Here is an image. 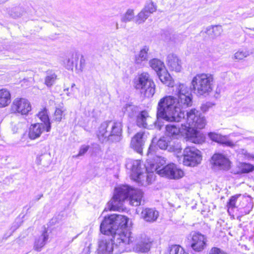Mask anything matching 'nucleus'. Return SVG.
Returning a JSON list of instances; mask_svg holds the SVG:
<instances>
[{"instance_id":"nucleus-1","label":"nucleus","mask_w":254,"mask_h":254,"mask_svg":"<svg viewBox=\"0 0 254 254\" xmlns=\"http://www.w3.org/2000/svg\"><path fill=\"white\" fill-rule=\"evenodd\" d=\"M178 98L168 96L161 98L157 106V118L170 122H180L184 119V108L192 105V95L188 87L184 84L177 86Z\"/></svg>"},{"instance_id":"nucleus-2","label":"nucleus","mask_w":254,"mask_h":254,"mask_svg":"<svg viewBox=\"0 0 254 254\" xmlns=\"http://www.w3.org/2000/svg\"><path fill=\"white\" fill-rule=\"evenodd\" d=\"M129 219L125 216L113 214L105 217L100 225L102 233L113 236L117 245H125L132 241L131 233L127 229Z\"/></svg>"},{"instance_id":"nucleus-3","label":"nucleus","mask_w":254,"mask_h":254,"mask_svg":"<svg viewBox=\"0 0 254 254\" xmlns=\"http://www.w3.org/2000/svg\"><path fill=\"white\" fill-rule=\"evenodd\" d=\"M142 197L141 190L133 189L127 186H121L115 189L113 198L108 203V209L113 211L123 210V203L126 201L132 206H138Z\"/></svg>"},{"instance_id":"nucleus-4","label":"nucleus","mask_w":254,"mask_h":254,"mask_svg":"<svg viewBox=\"0 0 254 254\" xmlns=\"http://www.w3.org/2000/svg\"><path fill=\"white\" fill-rule=\"evenodd\" d=\"M214 78L210 73H201L193 77L190 87L194 93L199 96L209 95L214 88Z\"/></svg>"},{"instance_id":"nucleus-5","label":"nucleus","mask_w":254,"mask_h":254,"mask_svg":"<svg viewBox=\"0 0 254 254\" xmlns=\"http://www.w3.org/2000/svg\"><path fill=\"white\" fill-rule=\"evenodd\" d=\"M126 167L131 171V177L134 181L142 185L144 182L148 184L151 182L153 174L149 173L148 166H146L140 160L127 159Z\"/></svg>"},{"instance_id":"nucleus-6","label":"nucleus","mask_w":254,"mask_h":254,"mask_svg":"<svg viewBox=\"0 0 254 254\" xmlns=\"http://www.w3.org/2000/svg\"><path fill=\"white\" fill-rule=\"evenodd\" d=\"M179 133L185 135L190 140L194 143L200 144L204 141L203 137L198 132L185 124H182L181 128L177 127L175 125H168L166 126V134L170 137H175Z\"/></svg>"},{"instance_id":"nucleus-7","label":"nucleus","mask_w":254,"mask_h":254,"mask_svg":"<svg viewBox=\"0 0 254 254\" xmlns=\"http://www.w3.org/2000/svg\"><path fill=\"white\" fill-rule=\"evenodd\" d=\"M134 86L147 98L152 97L155 92V83L147 72L141 73L135 78Z\"/></svg>"},{"instance_id":"nucleus-8","label":"nucleus","mask_w":254,"mask_h":254,"mask_svg":"<svg viewBox=\"0 0 254 254\" xmlns=\"http://www.w3.org/2000/svg\"><path fill=\"white\" fill-rule=\"evenodd\" d=\"M186 120L187 122V127L192 128L196 131L199 132L204 138V136L199 131L195 128L202 129L203 128L206 124V119L203 115H202L198 110L195 109H192L186 113V118L184 117V119L182 120Z\"/></svg>"},{"instance_id":"nucleus-9","label":"nucleus","mask_w":254,"mask_h":254,"mask_svg":"<svg viewBox=\"0 0 254 254\" xmlns=\"http://www.w3.org/2000/svg\"><path fill=\"white\" fill-rule=\"evenodd\" d=\"M183 162L184 165L195 166L201 161L200 152L194 147H187L184 150Z\"/></svg>"},{"instance_id":"nucleus-10","label":"nucleus","mask_w":254,"mask_h":254,"mask_svg":"<svg viewBox=\"0 0 254 254\" xmlns=\"http://www.w3.org/2000/svg\"><path fill=\"white\" fill-rule=\"evenodd\" d=\"M157 173L162 177L170 179H179L182 178L184 173L182 170L177 167L174 163L169 164L161 169L156 168Z\"/></svg>"},{"instance_id":"nucleus-11","label":"nucleus","mask_w":254,"mask_h":254,"mask_svg":"<svg viewBox=\"0 0 254 254\" xmlns=\"http://www.w3.org/2000/svg\"><path fill=\"white\" fill-rule=\"evenodd\" d=\"M31 110L30 102L23 98H16L12 102L10 107L11 113L26 115Z\"/></svg>"},{"instance_id":"nucleus-12","label":"nucleus","mask_w":254,"mask_h":254,"mask_svg":"<svg viewBox=\"0 0 254 254\" xmlns=\"http://www.w3.org/2000/svg\"><path fill=\"white\" fill-rule=\"evenodd\" d=\"M125 245H117L114 243L113 239L111 240H103L98 243V254H112L113 251L115 248L119 247L120 249L118 252L123 251Z\"/></svg>"},{"instance_id":"nucleus-13","label":"nucleus","mask_w":254,"mask_h":254,"mask_svg":"<svg viewBox=\"0 0 254 254\" xmlns=\"http://www.w3.org/2000/svg\"><path fill=\"white\" fill-rule=\"evenodd\" d=\"M211 160L214 169L227 170L230 168V162L229 160L222 154H214L212 156Z\"/></svg>"},{"instance_id":"nucleus-14","label":"nucleus","mask_w":254,"mask_h":254,"mask_svg":"<svg viewBox=\"0 0 254 254\" xmlns=\"http://www.w3.org/2000/svg\"><path fill=\"white\" fill-rule=\"evenodd\" d=\"M112 138L114 141H119L122 133V122L121 120L107 121Z\"/></svg>"},{"instance_id":"nucleus-15","label":"nucleus","mask_w":254,"mask_h":254,"mask_svg":"<svg viewBox=\"0 0 254 254\" xmlns=\"http://www.w3.org/2000/svg\"><path fill=\"white\" fill-rule=\"evenodd\" d=\"M167 65L170 70L176 72H180L182 69V62L176 55L171 54L167 58Z\"/></svg>"},{"instance_id":"nucleus-16","label":"nucleus","mask_w":254,"mask_h":254,"mask_svg":"<svg viewBox=\"0 0 254 254\" xmlns=\"http://www.w3.org/2000/svg\"><path fill=\"white\" fill-rule=\"evenodd\" d=\"M191 247L195 251L200 252L205 246L206 239L199 233H194L191 238Z\"/></svg>"},{"instance_id":"nucleus-17","label":"nucleus","mask_w":254,"mask_h":254,"mask_svg":"<svg viewBox=\"0 0 254 254\" xmlns=\"http://www.w3.org/2000/svg\"><path fill=\"white\" fill-rule=\"evenodd\" d=\"M145 132L140 131L137 133L131 139L130 144V147L139 153H141L142 152L145 139Z\"/></svg>"},{"instance_id":"nucleus-18","label":"nucleus","mask_w":254,"mask_h":254,"mask_svg":"<svg viewBox=\"0 0 254 254\" xmlns=\"http://www.w3.org/2000/svg\"><path fill=\"white\" fill-rule=\"evenodd\" d=\"M97 134L99 140L102 143L107 142L108 140L114 141L113 138L111 137L107 121L104 122L101 124L98 128Z\"/></svg>"},{"instance_id":"nucleus-19","label":"nucleus","mask_w":254,"mask_h":254,"mask_svg":"<svg viewBox=\"0 0 254 254\" xmlns=\"http://www.w3.org/2000/svg\"><path fill=\"white\" fill-rule=\"evenodd\" d=\"M156 10V8L153 3H148L138 14L135 19V22L137 24L143 23L150 15Z\"/></svg>"},{"instance_id":"nucleus-20","label":"nucleus","mask_w":254,"mask_h":254,"mask_svg":"<svg viewBox=\"0 0 254 254\" xmlns=\"http://www.w3.org/2000/svg\"><path fill=\"white\" fill-rule=\"evenodd\" d=\"M46 129L43 124L37 123L32 125L29 127L28 136L31 139L39 137L42 133Z\"/></svg>"},{"instance_id":"nucleus-21","label":"nucleus","mask_w":254,"mask_h":254,"mask_svg":"<svg viewBox=\"0 0 254 254\" xmlns=\"http://www.w3.org/2000/svg\"><path fill=\"white\" fill-rule=\"evenodd\" d=\"M149 47L143 46L139 53L134 56V62L137 65H141L144 62L147 61L149 58L148 52Z\"/></svg>"},{"instance_id":"nucleus-22","label":"nucleus","mask_w":254,"mask_h":254,"mask_svg":"<svg viewBox=\"0 0 254 254\" xmlns=\"http://www.w3.org/2000/svg\"><path fill=\"white\" fill-rule=\"evenodd\" d=\"M158 216V212L152 208H144L141 213V217L146 222H154L156 220Z\"/></svg>"},{"instance_id":"nucleus-23","label":"nucleus","mask_w":254,"mask_h":254,"mask_svg":"<svg viewBox=\"0 0 254 254\" xmlns=\"http://www.w3.org/2000/svg\"><path fill=\"white\" fill-rule=\"evenodd\" d=\"M151 119V118L147 111H141L136 117V125L140 127L147 128L148 124L150 122Z\"/></svg>"},{"instance_id":"nucleus-24","label":"nucleus","mask_w":254,"mask_h":254,"mask_svg":"<svg viewBox=\"0 0 254 254\" xmlns=\"http://www.w3.org/2000/svg\"><path fill=\"white\" fill-rule=\"evenodd\" d=\"M11 101L10 91L6 88L0 89V108L8 106Z\"/></svg>"},{"instance_id":"nucleus-25","label":"nucleus","mask_w":254,"mask_h":254,"mask_svg":"<svg viewBox=\"0 0 254 254\" xmlns=\"http://www.w3.org/2000/svg\"><path fill=\"white\" fill-rule=\"evenodd\" d=\"M49 239V234L47 230H45L42 234L35 240L34 249L38 252L41 251L42 248L45 245Z\"/></svg>"},{"instance_id":"nucleus-26","label":"nucleus","mask_w":254,"mask_h":254,"mask_svg":"<svg viewBox=\"0 0 254 254\" xmlns=\"http://www.w3.org/2000/svg\"><path fill=\"white\" fill-rule=\"evenodd\" d=\"M78 60V55L76 53H70L63 62L65 68L68 70H72L74 66H76Z\"/></svg>"},{"instance_id":"nucleus-27","label":"nucleus","mask_w":254,"mask_h":254,"mask_svg":"<svg viewBox=\"0 0 254 254\" xmlns=\"http://www.w3.org/2000/svg\"><path fill=\"white\" fill-rule=\"evenodd\" d=\"M208 136L212 140L218 143L225 144V145L230 147H233L235 145L234 143L230 140H227L225 136H222L220 134L210 132L208 134Z\"/></svg>"},{"instance_id":"nucleus-28","label":"nucleus","mask_w":254,"mask_h":254,"mask_svg":"<svg viewBox=\"0 0 254 254\" xmlns=\"http://www.w3.org/2000/svg\"><path fill=\"white\" fill-rule=\"evenodd\" d=\"M157 75L160 81L163 84H166L168 86H173V83L171 80L172 78L165 68L158 72Z\"/></svg>"},{"instance_id":"nucleus-29","label":"nucleus","mask_w":254,"mask_h":254,"mask_svg":"<svg viewBox=\"0 0 254 254\" xmlns=\"http://www.w3.org/2000/svg\"><path fill=\"white\" fill-rule=\"evenodd\" d=\"M223 31L221 26H209L206 28L205 33L212 38L220 36Z\"/></svg>"},{"instance_id":"nucleus-30","label":"nucleus","mask_w":254,"mask_h":254,"mask_svg":"<svg viewBox=\"0 0 254 254\" xmlns=\"http://www.w3.org/2000/svg\"><path fill=\"white\" fill-rule=\"evenodd\" d=\"M155 164H150V167H148V172L150 174H152L154 171L157 172L156 168H158L159 169H161V166H162L166 163V160H165V158L164 157L159 156H157L155 157Z\"/></svg>"},{"instance_id":"nucleus-31","label":"nucleus","mask_w":254,"mask_h":254,"mask_svg":"<svg viewBox=\"0 0 254 254\" xmlns=\"http://www.w3.org/2000/svg\"><path fill=\"white\" fill-rule=\"evenodd\" d=\"M238 170L235 171L236 174L248 173L254 170V166L246 163H239L238 165Z\"/></svg>"},{"instance_id":"nucleus-32","label":"nucleus","mask_w":254,"mask_h":254,"mask_svg":"<svg viewBox=\"0 0 254 254\" xmlns=\"http://www.w3.org/2000/svg\"><path fill=\"white\" fill-rule=\"evenodd\" d=\"M151 246L150 241L145 240L144 241H141L138 243L135 247V250L136 251L141 253H146L149 251Z\"/></svg>"},{"instance_id":"nucleus-33","label":"nucleus","mask_w":254,"mask_h":254,"mask_svg":"<svg viewBox=\"0 0 254 254\" xmlns=\"http://www.w3.org/2000/svg\"><path fill=\"white\" fill-rule=\"evenodd\" d=\"M149 65L157 73L165 68L164 63L157 59H153L149 61Z\"/></svg>"},{"instance_id":"nucleus-34","label":"nucleus","mask_w":254,"mask_h":254,"mask_svg":"<svg viewBox=\"0 0 254 254\" xmlns=\"http://www.w3.org/2000/svg\"><path fill=\"white\" fill-rule=\"evenodd\" d=\"M37 116L41 121L44 123L43 124L45 125V127H46V131L47 132L50 131L51 127L47 111L44 110L40 112Z\"/></svg>"},{"instance_id":"nucleus-35","label":"nucleus","mask_w":254,"mask_h":254,"mask_svg":"<svg viewBox=\"0 0 254 254\" xmlns=\"http://www.w3.org/2000/svg\"><path fill=\"white\" fill-rule=\"evenodd\" d=\"M165 254H189L182 247L179 245H173L170 247Z\"/></svg>"},{"instance_id":"nucleus-36","label":"nucleus","mask_w":254,"mask_h":254,"mask_svg":"<svg viewBox=\"0 0 254 254\" xmlns=\"http://www.w3.org/2000/svg\"><path fill=\"white\" fill-rule=\"evenodd\" d=\"M137 108L135 106L127 104L122 109V111L125 114H127L128 117H132L136 112Z\"/></svg>"},{"instance_id":"nucleus-37","label":"nucleus","mask_w":254,"mask_h":254,"mask_svg":"<svg viewBox=\"0 0 254 254\" xmlns=\"http://www.w3.org/2000/svg\"><path fill=\"white\" fill-rule=\"evenodd\" d=\"M250 56V52L248 51L239 50L236 52L232 57V59L237 61L244 60Z\"/></svg>"},{"instance_id":"nucleus-38","label":"nucleus","mask_w":254,"mask_h":254,"mask_svg":"<svg viewBox=\"0 0 254 254\" xmlns=\"http://www.w3.org/2000/svg\"><path fill=\"white\" fill-rule=\"evenodd\" d=\"M181 146L179 142L173 141H169V145L168 146L169 151L178 153L181 152Z\"/></svg>"},{"instance_id":"nucleus-39","label":"nucleus","mask_w":254,"mask_h":254,"mask_svg":"<svg viewBox=\"0 0 254 254\" xmlns=\"http://www.w3.org/2000/svg\"><path fill=\"white\" fill-rule=\"evenodd\" d=\"M134 17L133 10L129 9L122 17L121 21L125 23L129 22L134 18Z\"/></svg>"},{"instance_id":"nucleus-40","label":"nucleus","mask_w":254,"mask_h":254,"mask_svg":"<svg viewBox=\"0 0 254 254\" xmlns=\"http://www.w3.org/2000/svg\"><path fill=\"white\" fill-rule=\"evenodd\" d=\"M240 196H241V195L239 194V195H236L233 196L230 198L229 201L227 204V207L228 208V211L229 213L230 212V209H232L236 207V203L239 197Z\"/></svg>"},{"instance_id":"nucleus-41","label":"nucleus","mask_w":254,"mask_h":254,"mask_svg":"<svg viewBox=\"0 0 254 254\" xmlns=\"http://www.w3.org/2000/svg\"><path fill=\"white\" fill-rule=\"evenodd\" d=\"M22 9L20 7H15L12 8L9 11V14L12 17L15 18L22 15Z\"/></svg>"},{"instance_id":"nucleus-42","label":"nucleus","mask_w":254,"mask_h":254,"mask_svg":"<svg viewBox=\"0 0 254 254\" xmlns=\"http://www.w3.org/2000/svg\"><path fill=\"white\" fill-rule=\"evenodd\" d=\"M169 142L166 140L165 137L161 138L157 142L158 146L161 149H168Z\"/></svg>"},{"instance_id":"nucleus-43","label":"nucleus","mask_w":254,"mask_h":254,"mask_svg":"<svg viewBox=\"0 0 254 254\" xmlns=\"http://www.w3.org/2000/svg\"><path fill=\"white\" fill-rule=\"evenodd\" d=\"M56 78L57 75L55 73L48 75L45 78V83L47 86H51L55 82Z\"/></svg>"},{"instance_id":"nucleus-44","label":"nucleus","mask_w":254,"mask_h":254,"mask_svg":"<svg viewBox=\"0 0 254 254\" xmlns=\"http://www.w3.org/2000/svg\"><path fill=\"white\" fill-rule=\"evenodd\" d=\"M63 113V111L62 109L57 108L54 113L53 120L57 122H60L62 119Z\"/></svg>"},{"instance_id":"nucleus-45","label":"nucleus","mask_w":254,"mask_h":254,"mask_svg":"<svg viewBox=\"0 0 254 254\" xmlns=\"http://www.w3.org/2000/svg\"><path fill=\"white\" fill-rule=\"evenodd\" d=\"M239 154L243 156L245 159L250 160L254 159V155L249 153L247 150L244 149H240Z\"/></svg>"},{"instance_id":"nucleus-46","label":"nucleus","mask_w":254,"mask_h":254,"mask_svg":"<svg viewBox=\"0 0 254 254\" xmlns=\"http://www.w3.org/2000/svg\"><path fill=\"white\" fill-rule=\"evenodd\" d=\"M208 254H228L223 250L217 248L212 247L208 252Z\"/></svg>"},{"instance_id":"nucleus-47","label":"nucleus","mask_w":254,"mask_h":254,"mask_svg":"<svg viewBox=\"0 0 254 254\" xmlns=\"http://www.w3.org/2000/svg\"><path fill=\"white\" fill-rule=\"evenodd\" d=\"M252 208L253 205L251 203L248 202L246 206L241 210V212L243 215L248 214L252 210Z\"/></svg>"},{"instance_id":"nucleus-48","label":"nucleus","mask_w":254,"mask_h":254,"mask_svg":"<svg viewBox=\"0 0 254 254\" xmlns=\"http://www.w3.org/2000/svg\"><path fill=\"white\" fill-rule=\"evenodd\" d=\"M89 146L88 145H82L79 149L78 154L76 157H79L83 155L88 150Z\"/></svg>"},{"instance_id":"nucleus-49","label":"nucleus","mask_w":254,"mask_h":254,"mask_svg":"<svg viewBox=\"0 0 254 254\" xmlns=\"http://www.w3.org/2000/svg\"><path fill=\"white\" fill-rule=\"evenodd\" d=\"M211 106V104L210 103H206L201 105V110L202 112H205L207 111Z\"/></svg>"},{"instance_id":"nucleus-50","label":"nucleus","mask_w":254,"mask_h":254,"mask_svg":"<svg viewBox=\"0 0 254 254\" xmlns=\"http://www.w3.org/2000/svg\"><path fill=\"white\" fill-rule=\"evenodd\" d=\"M151 150H152V146H150L149 148V150H148V154L150 153L151 154Z\"/></svg>"},{"instance_id":"nucleus-51","label":"nucleus","mask_w":254,"mask_h":254,"mask_svg":"<svg viewBox=\"0 0 254 254\" xmlns=\"http://www.w3.org/2000/svg\"><path fill=\"white\" fill-rule=\"evenodd\" d=\"M116 28L118 29V23H116Z\"/></svg>"},{"instance_id":"nucleus-52","label":"nucleus","mask_w":254,"mask_h":254,"mask_svg":"<svg viewBox=\"0 0 254 254\" xmlns=\"http://www.w3.org/2000/svg\"><path fill=\"white\" fill-rule=\"evenodd\" d=\"M75 85V84H72L71 85V87H73Z\"/></svg>"},{"instance_id":"nucleus-53","label":"nucleus","mask_w":254,"mask_h":254,"mask_svg":"<svg viewBox=\"0 0 254 254\" xmlns=\"http://www.w3.org/2000/svg\"><path fill=\"white\" fill-rule=\"evenodd\" d=\"M43 196V194H41L40 196V198Z\"/></svg>"}]
</instances>
